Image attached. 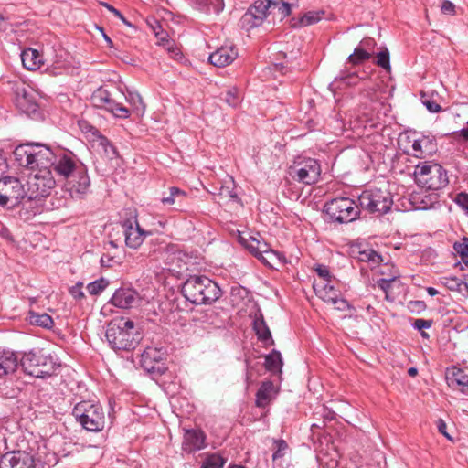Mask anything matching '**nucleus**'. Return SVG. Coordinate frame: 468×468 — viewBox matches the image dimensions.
I'll list each match as a JSON object with an SVG mask.
<instances>
[{
    "mask_svg": "<svg viewBox=\"0 0 468 468\" xmlns=\"http://www.w3.org/2000/svg\"><path fill=\"white\" fill-rule=\"evenodd\" d=\"M412 325L415 329L421 331L424 328L431 327L432 320L416 319Z\"/></svg>",
    "mask_w": 468,
    "mask_h": 468,
    "instance_id": "obj_52",
    "label": "nucleus"
},
{
    "mask_svg": "<svg viewBox=\"0 0 468 468\" xmlns=\"http://www.w3.org/2000/svg\"><path fill=\"white\" fill-rule=\"evenodd\" d=\"M452 137L457 141L463 140V142H468V122H466V127L458 132H453Z\"/></svg>",
    "mask_w": 468,
    "mask_h": 468,
    "instance_id": "obj_53",
    "label": "nucleus"
},
{
    "mask_svg": "<svg viewBox=\"0 0 468 468\" xmlns=\"http://www.w3.org/2000/svg\"><path fill=\"white\" fill-rule=\"evenodd\" d=\"M27 195V189L18 178L7 176L0 179V206L8 208L18 206Z\"/></svg>",
    "mask_w": 468,
    "mask_h": 468,
    "instance_id": "obj_12",
    "label": "nucleus"
},
{
    "mask_svg": "<svg viewBox=\"0 0 468 468\" xmlns=\"http://www.w3.org/2000/svg\"><path fill=\"white\" fill-rule=\"evenodd\" d=\"M165 353L155 347H147L141 356V364L144 369L154 375H163L166 367L162 362Z\"/></svg>",
    "mask_w": 468,
    "mask_h": 468,
    "instance_id": "obj_16",
    "label": "nucleus"
},
{
    "mask_svg": "<svg viewBox=\"0 0 468 468\" xmlns=\"http://www.w3.org/2000/svg\"><path fill=\"white\" fill-rule=\"evenodd\" d=\"M19 366V358L14 351L0 350V378L13 374Z\"/></svg>",
    "mask_w": 468,
    "mask_h": 468,
    "instance_id": "obj_24",
    "label": "nucleus"
},
{
    "mask_svg": "<svg viewBox=\"0 0 468 468\" xmlns=\"http://www.w3.org/2000/svg\"><path fill=\"white\" fill-rule=\"evenodd\" d=\"M359 260L370 263L374 268L382 261V257L376 250L367 249L359 252Z\"/></svg>",
    "mask_w": 468,
    "mask_h": 468,
    "instance_id": "obj_35",
    "label": "nucleus"
},
{
    "mask_svg": "<svg viewBox=\"0 0 468 468\" xmlns=\"http://www.w3.org/2000/svg\"><path fill=\"white\" fill-rule=\"evenodd\" d=\"M110 12H112L116 17L120 18L123 23H125L126 25H131L126 19L125 17L123 16V15L118 10L116 9L115 7H113L112 5L107 4V3H103L102 4Z\"/></svg>",
    "mask_w": 468,
    "mask_h": 468,
    "instance_id": "obj_55",
    "label": "nucleus"
},
{
    "mask_svg": "<svg viewBox=\"0 0 468 468\" xmlns=\"http://www.w3.org/2000/svg\"><path fill=\"white\" fill-rule=\"evenodd\" d=\"M225 101L232 106L235 107L239 102V98L230 90H229L226 94Z\"/></svg>",
    "mask_w": 468,
    "mask_h": 468,
    "instance_id": "obj_59",
    "label": "nucleus"
},
{
    "mask_svg": "<svg viewBox=\"0 0 468 468\" xmlns=\"http://www.w3.org/2000/svg\"><path fill=\"white\" fill-rule=\"evenodd\" d=\"M445 280H446L445 285L450 290L461 291V286L462 285H463L464 287L468 288V285H467V283L465 282L461 281V280H459L456 277L445 278Z\"/></svg>",
    "mask_w": 468,
    "mask_h": 468,
    "instance_id": "obj_48",
    "label": "nucleus"
},
{
    "mask_svg": "<svg viewBox=\"0 0 468 468\" xmlns=\"http://www.w3.org/2000/svg\"><path fill=\"white\" fill-rule=\"evenodd\" d=\"M426 291H427L428 294L431 296H435L439 293L438 290H436L433 287H427Z\"/></svg>",
    "mask_w": 468,
    "mask_h": 468,
    "instance_id": "obj_63",
    "label": "nucleus"
},
{
    "mask_svg": "<svg viewBox=\"0 0 468 468\" xmlns=\"http://www.w3.org/2000/svg\"><path fill=\"white\" fill-rule=\"evenodd\" d=\"M271 8V0H257L248 9L242 19L250 27H260Z\"/></svg>",
    "mask_w": 468,
    "mask_h": 468,
    "instance_id": "obj_17",
    "label": "nucleus"
},
{
    "mask_svg": "<svg viewBox=\"0 0 468 468\" xmlns=\"http://www.w3.org/2000/svg\"><path fill=\"white\" fill-rule=\"evenodd\" d=\"M441 12L444 14H450L453 15L455 13V6L454 5L448 0H444L441 5Z\"/></svg>",
    "mask_w": 468,
    "mask_h": 468,
    "instance_id": "obj_57",
    "label": "nucleus"
},
{
    "mask_svg": "<svg viewBox=\"0 0 468 468\" xmlns=\"http://www.w3.org/2000/svg\"><path fill=\"white\" fill-rule=\"evenodd\" d=\"M453 250L459 254L462 260L468 258V238L463 237L461 240L455 241Z\"/></svg>",
    "mask_w": 468,
    "mask_h": 468,
    "instance_id": "obj_44",
    "label": "nucleus"
},
{
    "mask_svg": "<svg viewBox=\"0 0 468 468\" xmlns=\"http://www.w3.org/2000/svg\"><path fill=\"white\" fill-rule=\"evenodd\" d=\"M422 103L426 106L430 112L435 113L441 111V107L436 101L431 100H422Z\"/></svg>",
    "mask_w": 468,
    "mask_h": 468,
    "instance_id": "obj_51",
    "label": "nucleus"
},
{
    "mask_svg": "<svg viewBox=\"0 0 468 468\" xmlns=\"http://www.w3.org/2000/svg\"><path fill=\"white\" fill-rule=\"evenodd\" d=\"M122 226L124 231L126 245L131 249L139 248L144 242L147 232L140 227L136 216L133 219L124 220Z\"/></svg>",
    "mask_w": 468,
    "mask_h": 468,
    "instance_id": "obj_18",
    "label": "nucleus"
},
{
    "mask_svg": "<svg viewBox=\"0 0 468 468\" xmlns=\"http://www.w3.org/2000/svg\"><path fill=\"white\" fill-rule=\"evenodd\" d=\"M367 77V73L366 71H362L361 74L356 71H342L337 79L346 86H356Z\"/></svg>",
    "mask_w": 468,
    "mask_h": 468,
    "instance_id": "obj_31",
    "label": "nucleus"
},
{
    "mask_svg": "<svg viewBox=\"0 0 468 468\" xmlns=\"http://www.w3.org/2000/svg\"><path fill=\"white\" fill-rule=\"evenodd\" d=\"M436 144L428 137L417 139L412 144L413 155L417 158H425L435 151Z\"/></svg>",
    "mask_w": 468,
    "mask_h": 468,
    "instance_id": "obj_27",
    "label": "nucleus"
},
{
    "mask_svg": "<svg viewBox=\"0 0 468 468\" xmlns=\"http://www.w3.org/2000/svg\"><path fill=\"white\" fill-rule=\"evenodd\" d=\"M16 106L25 113H35L38 110L37 94L35 90L26 83H16L14 86Z\"/></svg>",
    "mask_w": 468,
    "mask_h": 468,
    "instance_id": "obj_15",
    "label": "nucleus"
},
{
    "mask_svg": "<svg viewBox=\"0 0 468 468\" xmlns=\"http://www.w3.org/2000/svg\"><path fill=\"white\" fill-rule=\"evenodd\" d=\"M51 166L66 180V189L72 198L82 199L90 191V178L87 166L69 150L54 153Z\"/></svg>",
    "mask_w": 468,
    "mask_h": 468,
    "instance_id": "obj_1",
    "label": "nucleus"
},
{
    "mask_svg": "<svg viewBox=\"0 0 468 468\" xmlns=\"http://www.w3.org/2000/svg\"><path fill=\"white\" fill-rule=\"evenodd\" d=\"M271 10H277L282 17L290 16L292 5L282 0H271Z\"/></svg>",
    "mask_w": 468,
    "mask_h": 468,
    "instance_id": "obj_42",
    "label": "nucleus"
},
{
    "mask_svg": "<svg viewBox=\"0 0 468 468\" xmlns=\"http://www.w3.org/2000/svg\"><path fill=\"white\" fill-rule=\"evenodd\" d=\"M273 444L275 446V450L272 453V461L275 462L285 456L289 446L288 443L282 439L273 440Z\"/></svg>",
    "mask_w": 468,
    "mask_h": 468,
    "instance_id": "obj_39",
    "label": "nucleus"
},
{
    "mask_svg": "<svg viewBox=\"0 0 468 468\" xmlns=\"http://www.w3.org/2000/svg\"><path fill=\"white\" fill-rule=\"evenodd\" d=\"M360 206L349 197H336L326 202L324 210L333 222L347 224L356 220L360 215Z\"/></svg>",
    "mask_w": 468,
    "mask_h": 468,
    "instance_id": "obj_9",
    "label": "nucleus"
},
{
    "mask_svg": "<svg viewBox=\"0 0 468 468\" xmlns=\"http://www.w3.org/2000/svg\"><path fill=\"white\" fill-rule=\"evenodd\" d=\"M137 292L130 288H121L115 291L111 302L119 308H132L137 302Z\"/></svg>",
    "mask_w": 468,
    "mask_h": 468,
    "instance_id": "obj_23",
    "label": "nucleus"
},
{
    "mask_svg": "<svg viewBox=\"0 0 468 468\" xmlns=\"http://www.w3.org/2000/svg\"><path fill=\"white\" fill-rule=\"evenodd\" d=\"M324 14V11H308L306 12L301 18L300 24L301 26L306 27L319 22L322 18V16Z\"/></svg>",
    "mask_w": 468,
    "mask_h": 468,
    "instance_id": "obj_38",
    "label": "nucleus"
},
{
    "mask_svg": "<svg viewBox=\"0 0 468 468\" xmlns=\"http://www.w3.org/2000/svg\"><path fill=\"white\" fill-rule=\"evenodd\" d=\"M218 197L221 199H229L233 201L238 200V194L235 190V184L232 178L225 181V183L221 186L218 192Z\"/></svg>",
    "mask_w": 468,
    "mask_h": 468,
    "instance_id": "obj_34",
    "label": "nucleus"
},
{
    "mask_svg": "<svg viewBox=\"0 0 468 468\" xmlns=\"http://www.w3.org/2000/svg\"><path fill=\"white\" fill-rule=\"evenodd\" d=\"M56 461L53 454L25 451L7 452L0 458V468H50Z\"/></svg>",
    "mask_w": 468,
    "mask_h": 468,
    "instance_id": "obj_5",
    "label": "nucleus"
},
{
    "mask_svg": "<svg viewBox=\"0 0 468 468\" xmlns=\"http://www.w3.org/2000/svg\"><path fill=\"white\" fill-rule=\"evenodd\" d=\"M185 298L194 304H211L220 298L222 291L214 281L205 275H191L182 286Z\"/></svg>",
    "mask_w": 468,
    "mask_h": 468,
    "instance_id": "obj_2",
    "label": "nucleus"
},
{
    "mask_svg": "<svg viewBox=\"0 0 468 468\" xmlns=\"http://www.w3.org/2000/svg\"><path fill=\"white\" fill-rule=\"evenodd\" d=\"M238 58V50L234 45H226L217 48L210 54L208 61L218 68L230 65Z\"/></svg>",
    "mask_w": 468,
    "mask_h": 468,
    "instance_id": "obj_19",
    "label": "nucleus"
},
{
    "mask_svg": "<svg viewBox=\"0 0 468 468\" xmlns=\"http://www.w3.org/2000/svg\"><path fill=\"white\" fill-rule=\"evenodd\" d=\"M274 385L271 381L262 382L256 393V406L259 408L266 407L272 399Z\"/></svg>",
    "mask_w": 468,
    "mask_h": 468,
    "instance_id": "obj_28",
    "label": "nucleus"
},
{
    "mask_svg": "<svg viewBox=\"0 0 468 468\" xmlns=\"http://www.w3.org/2000/svg\"><path fill=\"white\" fill-rule=\"evenodd\" d=\"M289 175L300 183L312 185L320 178L321 165L314 158L298 159L289 167Z\"/></svg>",
    "mask_w": 468,
    "mask_h": 468,
    "instance_id": "obj_13",
    "label": "nucleus"
},
{
    "mask_svg": "<svg viewBox=\"0 0 468 468\" xmlns=\"http://www.w3.org/2000/svg\"><path fill=\"white\" fill-rule=\"evenodd\" d=\"M69 293L76 300L84 298V292L82 291V283L79 282L69 289Z\"/></svg>",
    "mask_w": 468,
    "mask_h": 468,
    "instance_id": "obj_50",
    "label": "nucleus"
},
{
    "mask_svg": "<svg viewBox=\"0 0 468 468\" xmlns=\"http://www.w3.org/2000/svg\"><path fill=\"white\" fill-rule=\"evenodd\" d=\"M72 415L76 421L88 431L98 432L104 429L105 413L99 403L91 400L80 401L74 406Z\"/></svg>",
    "mask_w": 468,
    "mask_h": 468,
    "instance_id": "obj_6",
    "label": "nucleus"
},
{
    "mask_svg": "<svg viewBox=\"0 0 468 468\" xmlns=\"http://www.w3.org/2000/svg\"><path fill=\"white\" fill-rule=\"evenodd\" d=\"M416 183L429 190H439L448 183L447 171L439 164L423 162L416 165L414 171Z\"/></svg>",
    "mask_w": 468,
    "mask_h": 468,
    "instance_id": "obj_8",
    "label": "nucleus"
},
{
    "mask_svg": "<svg viewBox=\"0 0 468 468\" xmlns=\"http://www.w3.org/2000/svg\"><path fill=\"white\" fill-rule=\"evenodd\" d=\"M360 208L378 216L390 211L393 199L390 192L379 188L367 189L358 197Z\"/></svg>",
    "mask_w": 468,
    "mask_h": 468,
    "instance_id": "obj_10",
    "label": "nucleus"
},
{
    "mask_svg": "<svg viewBox=\"0 0 468 468\" xmlns=\"http://www.w3.org/2000/svg\"><path fill=\"white\" fill-rule=\"evenodd\" d=\"M449 379L452 384L455 383L457 386L468 387V375L460 368H453L452 377H450Z\"/></svg>",
    "mask_w": 468,
    "mask_h": 468,
    "instance_id": "obj_40",
    "label": "nucleus"
},
{
    "mask_svg": "<svg viewBox=\"0 0 468 468\" xmlns=\"http://www.w3.org/2000/svg\"><path fill=\"white\" fill-rule=\"evenodd\" d=\"M282 360L279 351L273 350L265 357V367L268 371L277 373L282 371Z\"/></svg>",
    "mask_w": 468,
    "mask_h": 468,
    "instance_id": "obj_32",
    "label": "nucleus"
},
{
    "mask_svg": "<svg viewBox=\"0 0 468 468\" xmlns=\"http://www.w3.org/2000/svg\"><path fill=\"white\" fill-rule=\"evenodd\" d=\"M105 336L114 350L134 349L141 340L140 333L135 328L134 323L123 317L109 323Z\"/></svg>",
    "mask_w": 468,
    "mask_h": 468,
    "instance_id": "obj_4",
    "label": "nucleus"
},
{
    "mask_svg": "<svg viewBox=\"0 0 468 468\" xmlns=\"http://www.w3.org/2000/svg\"><path fill=\"white\" fill-rule=\"evenodd\" d=\"M56 186V180L51 170L37 169L27 176V193L35 197L48 196Z\"/></svg>",
    "mask_w": 468,
    "mask_h": 468,
    "instance_id": "obj_11",
    "label": "nucleus"
},
{
    "mask_svg": "<svg viewBox=\"0 0 468 468\" xmlns=\"http://www.w3.org/2000/svg\"><path fill=\"white\" fill-rule=\"evenodd\" d=\"M113 261H114V258L108 254H103L101 258V264L102 267L110 268L112 266Z\"/></svg>",
    "mask_w": 468,
    "mask_h": 468,
    "instance_id": "obj_61",
    "label": "nucleus"
},
{
    "mask_svg": "<svg viewBox=\"0 0 468 468\" xmlns=\"http://www.w3.org/2000/svg\"><path fill=\"white\" fill-rule=\"evenodd\" d=\"M19 364L26 374L40 378L54 375L58 368L53 357L44 354L42 350L25 353Z\"/></svg>",
    "mask_w": 468,
    "mask_h": 468,
    "instance_id": "obj_7",
    "label": "nucleus"
},
{
    "mask_svg": "<svg viewBox=\"0 0 468 468\" xmlns=\"http://www.w3.org/2000/svg\"><path fill=\"white\" fill-rule=\"evenodd\" d=\"M109 284V282L103 278L90 282L87 286V291L91 295L100 294Z\"/></svg>",
    "mask_w": 468,
    "mask_h": 468,
    "instance_id": "obj_41",
    "label": "nucleus"
},
{
    "mask_svg": "<svg viewBox=\"0 0 468 468\" xmlns=\"http://www.w3.org/2000/svg\"><path fill=\"white\" fill-rule=\"evenodd\" d=\"M239 242L255 257L261 260L262 262L267 263V259L264 254H272L273 251L269 248V245L260 240L257 237L249 236L245 238L239 236Z\"/></svg>",
    "mask_w": 468,
    "mask_h": 468,
    "instance_id": "obj_20",
    "label": "nucleus"
},
{
    "mask_svg": "<svg viewBox=\"0 0 468 468\" xmlns=\"http://www.w3.org/2000/svg\"><path fill=\"white\" fill-rule=\"evenodd\" d=\"M395 280V277L391 278V279H385V278H381L379 279L378 282H377V284L378 286L382 290L384 291L385 292H387L388 291V289L390 288L391 286V282Z\"/></svg>",
    "mask_w": 468,
    "mask_h": 468,
    "instance_id": "obj_56",
    "label": "nucleus"
},
{
    "mask_svg": "<svg viewBox=\"0 0 468 468\" xmlns=\"http://www.w3.org/2000/svg\"><path fill=\"white\" fill-rule=\"evenodd\" d=\"M148 24L157 37L159 43L165 44V42H168V33L162 28V26L158 21L154 20L153 23L148 22Z\"/></svg>",
    "mask_w": 468,
    "mask_h": 468,
    "instance_id": "obj_43",
    "label": "nucleus"
},
{
    "mask_svg": "<svg viewBox=\"0 0 468 468\" xmlns=\"http://www.w3.org/2000/svg\"><path fill=\"white\" fill-rule=\"evenodd\" d=\"M437 428H438V431H439L440 433L444 435L447 439L452 440V438L450 437V435L446 431L447 425H446L445 421L442 419H439L438 420V421H437Z\"/></svg>",
    "mask_w": 468,
    "mask_h": 468,
    "instance_id": "obj_60",
    "label": "nucleus"
},
{
    "mask_svg": "<svg viewBox=\"0 0 468 468\" xmlns=\"http://www.w3.org/2000/svg\"><path fill=\"white\" fill-rule=\"evenodd\" d=\"M188 199V195L186 191L181 190L176 186L169 187L168 196H164L161 198V202L164 206L173 207L174 209L177 211H182L185 209L186 201Z\"/></svg>",
    "mask_w": 468,
    "mask_h": 468,
    "instance_id": "obj_22",
    "label": "nucleus"
},
{
    "mask_svg": "<svg viewBox=\"0 0 468 468\" xmlns=\"http://www.w3.org/2000/svg\"><path fill=\"white\" fill-rule=\"evenodd\" d=\"M20 204L21 208L18 215L19 218L25 221L31 219L43 211L42 197H35L31 195H27L25 198L20 199Z\"/></svg>",
    "mask_w": 468,
    "mask_h": 468,
    "instance_id": "obj_21",
    "label": "nucleus"
},
{
    "mask_svg": "<svg viewBox=\"0 0 468 468\" xmlns=\"http://www.w3.org/2000/svg\"><path fill=\"white\" fill-rule=\"evenodd\" d=\"M29 322L32 324H36L46 329H50L54 325V321L52 317L46 313L37 314L31 312L29 314Z\"/></svg>",
    "mask_w": 468,
    "mask_h": 468,
    "instance_id": "obj_33",
    "label": "nucleus"
},
{
    "mask_svg": "<svg viewBox=\"0 0 468 468\" xmlns=\"http://www.w3.org/2000/svg\"><path fill=\"white\" fill-rule=\"evenodd\" d=\"M455 203L463 209L466 214H468V194L465 192H461L457 194L455 199Z\"/></svg>",
    "mask_w": 468,
    "mask_h": 468,
    "instance_id": "obj_49",
    "label": "nucleus"
},
{
    "mask_svg": "<svg viewBox=\"0 0 468 468\" xmlns=\"http://www.w3.org/2000/svg\"><path fill=\"white\" fill-rule=\"evenodd\" d=\"M90 101L94 107L104 109L115 117L126 119L130 116V111L112 100L111 93L103 87H100L92 93Z\"/></svg>",
    "mask_w": 468,
    "mask_h": 468,
    "instance_id": "obj_14",
    "label": "nucleus"
},
{
    "mask_svg": "<svg viewBox=\"0 0 468 468\" xmlns=\"http://www.w3.org/2000/svg\"><path fill=\"white\" fill-rule=\"evenodd\" d=\"M376 46V41L371 37H366L361 40L359 48H363L365 50H372Z\"/></svg>",
    "mask_w": 468,
    "mask_h": 468,
    "instance_id": "obj_58",
    "label": "nucleus"
},
{
    "mask_svg": "<svg viewBox=\"0 0 468 468\" xmlns=\"http://www.w3.org/2000/svg\"><path fill=\"white\" fill-rule=\"evenodd\" d=\"M371 58V53L363 48H356L354 52L348 56L347 62L352 65H358Z\"/></svg>",
    "mask_w": 468,
    "mask_h": 468,
    "instance_id": "obj_37",
    "label": "nucleus"
},
{
    "mask_svg": "<svg viewBox=\"0 0 468 468\" xmlns=\"http://www.w3.org/2000/svg\"><path fill=\"white\" fill-rule=\"evenodd\" d=\"M21 61L25 69L28 70H36L44 64L43 55L31 48L22 51Z\"/></svg>",
    "mask_w": 468,
    "mask_h": 468,
    "instance_id": "obj_26",
    "label": "nucleus"
},
{
    "mask_svg": "<svg viewBox=\"0 0 468 468\" xmlns=\"http://www.w3.org/2000/svg\"><path fill=\"white\" fill-rule=\"evenodd\" d=\"M330 303L334 304L335 308L338 311H346V310L354 311L355 310L353 305H351L346 299L341 298L339 296L336 297Z\"/></svg>",
    "mask_w": 468,
    "mask_h": 468,
    "instance_id": "obj_47",
    "label": "nucleus"
},
{
    "mask_svg": "<svg viewBox=\"0 0 468 468\" xmlns=\"http://www.w3.org/2000/svg\"><path fill=\"white\" fill-rule=\"evenodd\" d=\"M80 126L81 129H83V130L85 129L86 132H90L93 135H95L96 133H99L95 127L90 126L86 122L80 123Z\"/></svg>",
    "mask_w": 468,
    "mask_h": 468,
    "instance_id": "obj_62",
    "label": "nucleus"
},
{
    "mask_svg": "<svg viewBox=\"0 0 468 468\" xmlns=\"http://www.w3.org/2000/svg\"><path fill=\"white\" fill-rule=\"evenodd\" d=\"M253 329L260 341L263 342L265 345L274 344V341L271 338V331L262 315L255 318L253 322Z\"/></svg>",
    "mask_w": 468,
    "mask_h": 468,
    "instance_id": "obj_30",
    "label": "nucleus"
},
{
    "mask_svg": "<svg viewBox=\"0 0 468 468\" xmlns=\"http://www.w3.org/2000/svg\"><path fill=\"white\" fill-rule=\"evenodd\" d=\"M14 156L19 166L26 167L30 172L37 169L50 170L54 152L46 144L28 143L16 146Z\"/></svg>",
    "mask_w": 468,
    "mask_h": 468,
    "instance_id": "obj_3",
    "label": "nucleus"
},
{
    "mask_svg": "<svg viewBox=\"0 0 468 468\" xmlns=\"http://www.w3.org/2000/svg\"><path fill=\"white\" fill-rule=\"evenodd\" d=\"M226 461L220 454L211 453L205 458L200 468H223Z\"/></svg>",
    "mask_w": 468,
    "mask_h": 468,
    "instance_id": "obj_36",
    "label": "nucleus"
},
{
    "mask_svg": "<svg viewBox=\"0 0 468 468\" xmlns=\"http://www.w3.org/2000/svg\"><path fill=\"white\" fill-rule=\"evenodd\" d=\"M376 63L378 66L381 67L384 69H390L389 52L387 48H384L383 50L378 53Z\"/></svg>",
    "mask_w": 468,
    "mask_h": 468,
    "instance_id": "obj_45",
    "label": "nucleus"
},
{
    "mask_svg": "<svg viewBox=\"0 0 468 468\" xmlns=\"http://www.w3.org/2000/svg\"><path fill=\"white\" fill-rule=\"evenodd\" d=\"M330 282H331L314 283V289L316 294L326 303H331L340 295L339 292L331 285Z\"/></svg>",
    "mask_w": 468,
    "mask_h": 468,
    "instance_id": "obj_29",
    "label": "nucleus"
},
{
    "mask_svg": "<svg viewBox=\"0 0 468 468\" xmlns=\"http://www.w3.org/2000/svg\"><path fill=\"white\" fill-rule=\"evenodd\" d=\"M408 373L410 377H415L418 374V369L416 367H410Z\"/></svg>",
    "mask_w": 468,
    "mask_h": 468,
    "instance_id": "obj_64",
    "label": "nucleus"
},
{
    "mask_svg": "<svg viewBox=\"0 0 468 468\" xmlns=\"http://www.w3.org/2000/svg\"><path fill=\"white\" fill-rule=\"evenodd\" d=\"M206 435L201 431H187L185 435L183 447L189 452L201 450L205 447Z\"/></svg>",
    "mask_w": 468,
    "mask_h": 468,
    "instance_id": "obj_25",
    "label": "nucleus"
},
{
    "mask_svg": "<svg viewBox=\"0 0 468 468\" xmlns=\"http://www.w3.org/2000/svg\"><path fill=\"white\" fill-rule=\"evenodd\" d=\"M409 309L412 312H421L426 309V303L423 301H410L409 303Z\"/></svg>",
    "mask_w": 468,
    "mask_h": 468,
    "instance_id": "obj_54",
    "label": "nucleus"
},
{
    "mask_svg": "<svg viewBox=\"0 0 468 468\" xmlns=\"http://www.w3.org/2000/svg\"><path fill=\"white\" fill-rule=\"evenodd\" d=\"M315 271L319 278L321 279V281H319L318 282H331V274L327 266L318 264L315 268Z\"/></svg>",
    "mask_w": 468,
    "mask_h": 468,
    "instance_id": "obj_46",
    "label": "nucleus"
}]
</instances>
